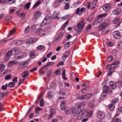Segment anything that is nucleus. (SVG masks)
Masks as SVG:
<instances>
[{
  "instance_id": "obj_52",
  "label": "nucleus",
  "mask_w": 122,
  "mask_h": 122,
  "mask_svg": "<svg viewBox=\"0 0 122 122\" xmlns=\"http://www.w3.org/2000/svg\"><path fill=\"white\" fill-rule=\"evenodd\" d=\"M114 121L115 122H121V120L119 118H115L114 119Z\"/></svg>"
},
{
  "instance_id": "obj_38",
  "label": "nucleus",
  "mask_w": 122,
  "mask_h": 122,
  "mask_svg": "<svg viewBox=\"0 0 122 122\" xmlns=\"http://www.w3.org/2000/svg\"><path fill=\"white\" fill-rule=\"evenodd\" d=\"M64 33L63 32H61L59 34L58 36L57 37V39H59L61 38L63 36Z\"/></svg>"
},
{
  "instance_id": "obj_18",
  "label": "nucleus",
  "mask_w": 122,
  "mask_h": 122,
  "mask_svg": "<svg viewBox=\"0 0 122 122\" xmlns=\"http://www.w3.org/2000/svg\"><path fill=\"white\" fill-rule=\"evenodd\" d=\"M11 52L10 51H8L6 56L5 57L4 60L5 61H7L9 60L11 55Z\"/></svg>"
},
{
  "instance_id": "obj_26",
  "label": "nucleus",
  "mask_w": 122,
  "mask_h": 122,
  "mask_svg": "<svg viewBox=\"0 0 122 122\" xmlns=\"http://www.w3.org/2000/svg\"><path fill=\"white\" fill-rule=\"evenodd\" d=\"M30 26L29 25L25 28L24 31V32L26 33H28L30 31Z\"/></svg>"
},
{
  "instance_id": "obj_17",
  "label": "nucleus",
  "mask_w": 122,
  "mask_h": 122,
  "mask_svg": "<svg viewBox=\"0 0 122 122\" xmlns=\"http://www.w3.org/2000/svg\"><path fill=\"white\" fill-rule=\"evenodd\" d=\"M110 86L112 89H114L116 87V83L113 81H111L110 83Z\"/></svg>"
},
{
  "instance_id": "obj_53",
  "label": "nucleus",
  "mask_w": 122,
  "mask_h": 122,
  "mask_svg": "<svg viewBox=\"0 0 122 122\" xmlns=\"http://www.w3.org/2000/svg\"><path fill=\"white\" fill-rule=\"evenodd\" d=\"M117 47L119 49H122V42L120 43L118 45Z\"/></svg>"
},
{
  "instance_id": "obj_50",
  "label": "nucleus",
  "mask_w": 122,
  "mask_h": 122,
  "mask_svg": "<svg viewBox=\"0 0 122 122\" xmlns=\"http://www.w3.org/2000/svg\"><path fill=\"white\" fill-rule=\"evenodd\" d=\"M15 0H7L8 2L10 4H12L14 3Z\"/></svg>"
},
{
  "instance_id": "obj_11",
  "label": "nucleus",
  "mask_w": 122,
  "mask_h": 122,
  "mask_svg": "<svg viewBox=\"0 0 122 122\" xmlns=\"http://www.w3.org/2000/svg\"><path fill=\"white\" fill-rule=\"evenodd\" d=\"M60 16L59 13L57 12H54L53 14L52 18L53 19H56L59 20Z\"/></svg>"
},
{
  "instance_id": "obj_6",
  "label": "nucleus",
  "mask_w": 122,
  "mask_h": 122,
  "mask_svg": "<svg viewBox=\"0 0 122 122\" xmlns=\"http://www.w3.org/2000/svg\"><path fill=\"white\" fill-rule=\"evenodd\" d=\"M41 13L40 12L38 11H36L33 16V19L34 20L37 19L41 16Z\"/></svg>"
},
{
  "instance_id": "obj_5",
  "label": "nucleus",
  "mask_w": 122,
  "mask_h": 122,
  "mask_svg": "<svg viewBox=\"0 0 122 122\" xmlns=\"http://www.w3.org/2000/svg\"><path fill=\"white\" fill-rule=\"evenodd\" d=\"M61 109L62 110H65V112H66V113L67 114H72L71 113V109H70V110H69L70 109L67 108V109H65V105H63L61 104Z\"/></svg>"
},
{
  "instance_id": "obj_2",
  "label": "nucleus",
  "mask_w": 122,
  "mask_h": 122,
  "mask_svg": "<svg viewBox=\"0 0 122 122\" xmlns=\"http://www.w3.org/2000/svg\"><path fill=\"white\" fill-rule=\"evenodd\" d=\"M9 51L11 52V54L16 55L14 57V58L15 59H21L24 56L23 54L21 53L20 51L18 48H13Z\"/></svg>"
},
{
  "instance_id": "obj_49",
  "label": "nucleus",
  "mask_w": 122,
  "mask_h": 122,
  "mask_svg": "<svg viewBox=\"0 0 122 122\" xmlns=\"http://www.w3.org/2000/svg\"><path fill=\"white\" fill-rule=\"evenodd\" d=\"M11 77V75H8L5 76V80H8L10 79Z\"/></svg>"
},
{
  "instance_id": "obj_37",
  "label": "nucleus",
  "mask_w": 122,
  "mask_h": 122,
  "mask_svg": "<svg viewBox=\"0 0 122 122\" xmlns=\"http://www.w3.org/2000/svg\"><path fill=\"white\" fill-rule=\"evenodd\" d=\"M96 19L99 23H101L103 19L102 18H101V17H100L99 15L97 18Z\"/></svg>"
},
{
  "instance_id": "obj_57",
  "label": "nucleus",
  "mask_w": 122,
  "mask_h": 122,
  "mask_svg": "<svg viewBox=\"0 0 122 122\" xmlns=\"http://www.w3.org/2000/svg\"><path fill=\"white\" fill-rule=\"evenodd\" d=\"M44 105V101L43 99H41L40 102V105L41 107H42Z\"/></svg>"
},
{
  "instance_id": "obj_44",
  "label": "nucleus",
  "mask_w": 122,
  "mask_h": 122,
  "mask_svg": "<svg viewBox=\"0 0 122 122\" xmlns=\"http://www.w3.org/2000/svg\"><path fill=\"white\" fill-rule=\"evenodd\" d=\"M118 101V99L117 98H115L113 99L112 100V102L113 103L116 104Z\"/></svg>"
},
{
  "instance_id": "obj_46",
  "label": "nucleus",
  "mask_w": 122,
  "mask_h": 122,
  "mask_svg": "<svg viewBox=\"0 0 122 122\" xmlns=\"http://www.w3.org/2000/svg\"><path fill=\"white\" fill-rule=\"evenodd\" d=\"M105 116V115H97V117L99 119H103Z\"/></svg>"
},
{
  "instance_id": "obj_27",
  "label": "nucleus",
  "mask_w": 122,
  "mask_h": 122,
  "mask_svg": "<svg viewBox=\"0 0 122 122\" xmlns=\"http://www.w3.org/2000/svg\"><path fill=\"white\" fill-rule=\"evenodd\" d=\"M108 107L109 109L111 110H113L115 108L114 105L112 104H111L109 105L108 106Z\"/></svg>"
},
{
  "instance_id": "obj_24",
  "label": "nucleus",
  "mask_w": 122,
  "mask_h": 122,
  "mask_svg": "<svg viewBox=\"0 0 122 122\" xmlns=\"http://www.w3.org/2000/svg\"><path fill=\"white\" fill-rule=\"evenodd\" d=\"M63 2V0H57L55 2V5L56 6H58Z\"/></svg>"
},
{
  "instance_id": "obj_30",
  "label": "nucleus",
  "mask_w": 122,
  "mask_h": 122,
  "mask_svg": "<svg viewBox=\"0 0 122 122\" xmlns=\"http://www.w3.org/2000/svg\"><path fill=\"white\" fill-rule=\"evenodd\" d=\"M68 17V16L67 15L62 17H60L59 20H64L67 19Z\"/></svg>"
},
{
  "instance_id": "obj_4",
  "label": "nucleus",
  "mask_w": 122,
  "mask_h": 122,
  "mask_svg": "<svg viewBox=\"0 0 122 122\" xmlns=\"http://www.w3.org/2000/svg\"><path fill=\"white\" fill-rule=\"evenodd\" d=\"M93 94L92 93L87 94L85 95L81 96V97L82 99H85L88 100L93 96Z\"/></svg>"
},
{
  "instance_id": "obj_45",
  "label": "nucleus",
  "mask_w": 122,
  "mask_h": 122,
  "mask_svg": "<svg viewBox=\"0 0 122 122\" xmlns=\"http://www.w3.org/2000/svg\"><path fill=\"white\" fill-rule=\"evenodd\" d=\"M56 110L54 109H52L50 111L51 114H54L56 113Z\"/></svg>"
},
{
  "instance_id": "obj_15",
  "label": "nucleus",
  "mask_w": 122,
  "mask_h": 122,
  "mask_svg": "<svg viewBox=\"0 0 122 122\" xmlns=\"http://www.w3.org/2000/svg\"><path fill=\"white\" fill-rule=\"evenodd\" d=\"M37 41V39L36 38H32L27 39V41L28 43L32 44L36 42Z\"/></svg>"
},
{
  "instance_id": "obj_60",
  "label": "nucleus",
  "mask_w": 122,
  "mask_h": 122,
  "mask_svg": "<svg viewBox=\"0 0 122 122\" xmlns=\"http://www.w3.org/2000/svg\"><path fill=\"white\" fill-rule=\"evenodd\" d=\"M113 60V57L111 56H109L108 59V61H111Z\"/></svg>"
},
{
  "instance_id": "obj_34",
  "label": "nucleus",
  "mask_w": 122,
  "mask_h": 122,
  "mask_svg": "<svg viewBox=\"0 0 122 122\" xmlns=\"http://www.w3.org/2000/svg\"><path fill=\"white\" fill-rule=\"evenodd\" d=\"M40 2L41 1L40 0H39L34 5L33 8H35L38 6L39 5Z\"/></svg>"
},
{
  "instance_id": "obj_28",
  "label": "nucleus",
  "mask_w": 122,
  "mask_h": 122,
  "mask_svg": "<svg viewBox=\"0 0 122 122\" xmlns=\"http://www.w3.org/2000/svg\"><path fill=\"white\" fill-rule=\"evenodd\" d=\"M28 71H25L22 73V76L24 78H25L28 75Z\"/></svg>"
},
{
  "instance_id": "obj_12",
  "label": "nucleus",
  "mask_w": 122,
  "mask_h": 122,
  "mask_svg": "<svg viewBox=\"0 0 122 122\" xmlns=\"http://www.w3.org/2000/svg\"><path fill=\"white\" fill-rule=\"evenodd\" d=\"M55 63V62H48L46 65L42 68L43 69V70L44 71V70H45L46 71L48 69V68H46L47 66H51L53 65Z\"/></svg>"
},
{
  "instance_id": "obj_14",
  "label": "nucleus",
  "mask_w": 122,
  "mask_h": 122,
  "mask_svg": "<svg viewBox=\"0 0 122 122\" xmlns=\"http://www.w3.org/2000/svg\"><path fill=\"white\" fill-rule=\"evenodd\" d=\"M121 11V9L120 8H116L115 9L112 11L113 14L117 15L120 13Z\"/></svg>"
},
{
  "instance_id": "obj_64",
  "label": "nucleus",
  "mask_w": 122,
  "mask_h": 122,
  "mask_svg": "<svg viewBox=\"0 0 122 122\" xmlns=\"http://www.w3.org/2000/svg\"><path fill=\"white\" fill-rule=\"evenodd\" d=\"M103 28V27L102 26L101 24L99 25L97 28V30H101Z\"/></svg>"
},
{
  "instance_id": "obj_21",
  "label": "nucleus",
  "mask_w": 122,
  "mask_h": 122,
  "mask_svg": "<svg viewBox=\"0 0 122 122\" xmlns=\"http://www.w3.org/2000/svg\"><path fill=\"white\" fill-rule=\"evenodd\" d=\"M60 96L59 97V99H62L66 97L67 95L65 93H61Z\"/></svg>"
},
{
  "instance_id": "obj_7",
  "label": "nucleus",
  "mask_w": 122,
  "mask_h": 122,
  "mask_svg": "<svg viewBox=\"0 0 122 122\" xmlns=\"http://www.w3.org/2000/svg\"><path fill=\"white\" fill-rule=\"evenodd\" d=\"M85 10V8L84 7H81L80 9V8H78L76 10V14H78L79 15H80L81 13L84 12Z\"/></svg>"
},
{
  "instance_id": "obj_19",
  "label": "nucleus",
  "mask_w": 122,
  "mask_h": 122,
  "mask_svg": "<svg viewBox=\"0 0 122 122\" xmlns=\"http://www.w3.org/2000/svg\"><path fill=\"white\" fill-rule=\"evenodd\" d=\"M54 92H49L47 93V96L49 98H51L53 97L54 94Z\"/></svg>"
},
{
  "instance_id": "obj_36",
  "label": "nucleus",
  "mask_w": 122,
  "mask_h": 122,
  "mask_svg": "<svg viewBox=\"0 0 122 122\" xmlns=\"http://www.w3.org/2000/svg\"><path fill=\"white\" fill-rule=\"evenodd\" d=\"M88 88L87 87L83 88L81 90V92L82 93H86L88 91Z\"/></svg>"
},
{
  "instance_id": "obj_62",
  "label": "nucleus",
  "mask_w": 122,
  "mask_h": 122,
  "mask_svg": "<svg viewBox=\"0 0 122 122\" xmlns=\"http://www.w3.org/2000/svg\"><path fill=\"white\" fill-rule=\"evenodd\" d=\"M69 6V5L68 3H67L66 4L64 8L65 9H68Z\"/></svg>"
},
{
  "instance_id": "obj_23",
  "label": "nucleus",
  "mask_w": 122,
  "mask_h": 122,
  "mask_svg": "<svg viewBox=\"0 0 122 122\" xmlns=\"http://www.w3.org/2000/svg\"><path fill=\"white\" fill-rule=\"evenodd\" d=\"M18 63V62L17 61L12 60L9 61V65L11 66V65L14 64H17Z\"/></svg>"
},
{
  "instance_id": "obj_22",
  "label": "nucleus",
  "mask_w": 122,
  "mask_h": 122,
  "mask_svg": "<svg viewBox=\"0 0 122 122\" xmlns=\"http://www.w3.org/2000/svg\"><path fill=\"white\" fill-rule=\"evenodd\" d=\"M23 41H21L19 40H16L13 41L14 43L17 45H20L23 42Z\"/></svg>"
},
{
  "instance_id": "obj_8",
  "label": "nucleus",
  "mask_w": 122,
  "mask_h": 122,
  "mask_svg": "<svg viewBox=\"0 0 122 122\" xmlns=\"http://www.w3.org/2000/svg\"><path fill=\"white\" fill-rule=\"evenodd\" d=\"M114 37L116 39H119L121 38V36L119 32L118 31H115L113 33Z\"/></svg>"
},
{
  "instance_id": "obj_41",
  "label": "nucleus",
  "mask_w": 122,
  "mask_h": 122,
  "mask_svg": "<svg viewBox=\"0 0 122 122\" xmlns=\"http://www.w3.org/2000/svg\"><path fill=\"white\" fill-rule=\"evenodd\" d=\"M115 67V66H112V65H108L106 66V68L107 69H110L111 68H113Z\"/></svg>"
},
{
  "instance_id": "obj_63",
  "label": "nucleus",
  "mask_w": 122,
  "mask_h": 122,
  "mask_svg": "<svg viewBox=\"0 0 122 122\" xmlns=\"http://www.w3.org/2000/svg\"><path fill=\"white\" fill-rule=\"evenodd\" d=\"M61 71L59 69H58L55 71V73L56 74H58L60 73Z\"/></svg>"
},
{
  "instance_id": "obj_40",
  "label": "nucleus",
  "mask_w": 122,
  "mask_h": 122,
  "mask_svg": "<svg viewBox=\"0 0 122 122\" xmlns=\"http://www.w3.org/2000/svg\"><path fill=\"white\" fill-rule=\"evenodd\" d=\"M101 24L103 28H104L108 25V24L105 22L102 23Z\"/></svg>"
},
{
  "instance_id": "obj_3",
  "label": "nucleus",
  "mask_w": 122,
  "mask_h": 122,
  "mask_svg": "<svg viewBox=\"0 0 122 122\" xmlns=\"http://www.w3.org/2000/svg\"><path fill=\"white\" fill-rule=\"evenodd\" d=\"M51 21V18L48 17V18H45L41 24V25L43 26L46 25L47 24L49 23Z\"/></svg>"
},
{
  "instance_id": "obj_1",
  "label": "nucleus",
  "mask_w": 122,
  "mask_h": 122,
  "mask_svg": "<svg viewBox=\"0 0 122 122\" xmlns=\"http://www.w3.org/2000/svg\"><path fill=\"white\" fill-rule=\"evenodd\" d=\"M86 104V102H83L79 104L78 105L75 104V106L77 108V110L76 109V108L74 107H71V112L73 114H93L92 112L90 111H88L86 109H84L83 111H81V105H84Z\"/></svg>"
},
{
  "instance_id": "obj_43",
  "label": "nucleus",
  "mask_w": 122,
  "mask_h": 122,
  "mask_svg": "<svg viewBox=\"0 0 122 122\" xmlns=\"http://www.w3.org/2000/svg\"><path fill=\"white\" fill-rule=\"evenodd\" d=\"M31 3L29 2L26 4L25 6V8L26 9H29V8Z\"/></svg>"
},
{
  "instance_id": "obj_16",
  "label": "nucleus",
  "mask_w": 122,
  "mask_h": 122,
  "mask_svg": "<svg viewBox=\"0 0 122 122\" xmlns=\"http://www.w3.org/2000/svg\"><path fill=\"white\" fill-rule=\"evenodd\" d=\"M84 23V22L83 20L79 22L77 25V28H79V29H81L83 27Z\"/></svg>"
},
{
  "instance_id": "obj_29",
  "label": "nucleus",
  "mask_w": 122,
  "mask_h": 122,
  "mask_svg": "<svg viewBox=\"0 0 122 122\" xmlns=\"http://www.w3.org/2000/svg\"><path fill=\"white\" fill-rule=\"evenodd\" d=\"M70 51L69 50H68L67 51L65 52L63 55L67 58L69 55Z\"/></svg>"
},
{
  "instance_id": "obj_47",
  "label": "nucleus",
  "mask_w": 122,
  "mask_h": 122,
  "mask_svg": "<svg viewBox=\"0 0 122 122\" xmlns=\"http://www.w3.org/2000/svg\"><path fill=\"white\" fill-rule=\"evenodd\" d=\"M37 48V50H41L43 49L44 47L42 45H40L38 46Z\"/></svg>"
},
{
  "instance_id": "obj_10",
  "label": "nucleus",
  "mask_w": 122,
  "mask_h": 122,
  "mask_svg": "<svg viewBox=\"0 0 122 122\" xmlns=\"http://www.w3.org/2000/svg\"><path fill=\"white\" fill-rule=\"evenodd\" d=\"M36 33L39 34L41 36H44L46 34L43 29H42L40 28L38 29V31Z\"/></svg>"
},
{
  "instance_id": "obj_59",
  "label": "nucleus",
  "mask_w": 122,
  "mask_h": 122,
  "mask_svg": "<svg viewBox=\"0 0 122 122\" xmlns=\"http://www.w3.org/2000/svg\"><path fill=\"white\" fill-rule=\"evenodd\" d=\"M107 13H105L99 15V16L101 17V18H102V17H105L107 15Z\"/></svg>"
},
{
  "instance_id": "obj_32",
  "label": "nucleus",
  "mask_w": 122,
  "mask_h": 122,
  "mask_svg": "<svg viewBox=\"0 0 122 122\" xmlns=\"http://www.w3.org/2000/svg\"><path fill=\"white\" fill-rule=\"evenodd\" d=\"M122 82L121 81H119L116 83V87H120L122 85Z\"/></svg>"
},
{
  "instance_id": "obj_42",
  "label": "nucleus",
  "mask_w": 122,
  "mask_h": 122,
  "mask_svg": "<svg viewBox=\"0 0 122 122\" xmlns=\"http://www.w3.org/2000/svg\"><path fill=\"white\" fill-rule=\"evenodd\" d=\"M15 84L12 82H10L9 83L8 86L9 87H13L15 86Z\"/></svg>"
},
{
  "instance_id": "obj_39",
  "label": "nucleus",
  "mask_w": 122,
  "mask_h": 122,
  "mask_svg": "<svg viewBox=\"0 0 122 122\" xmlns=\"http://www.w3.org/2000/svg\"><path fill=\"white\" fill-rule=\"evenodd\" d=\"M71 42H68L66 43L64 46V48L65 49H67L68 47L70 45V43Z\"/></svg>"
},
{
  "instance_id": "obj_61",
  "label": "nucleus",
  "mask_w": 122,
  "mask_h": 122,
  "mask_svg": "<svg viewBox=\"0 0 122 122\" xmlns=\"http://www.w3.org/2000/svg\"><path fill=\"white\" fill-rule=\"evenodd\" d=\"M56 85L55 83H51L50 84V86L51 87L54 88L55 87Z\"/></svg>"
},
{
  "instance_id": "obj_25",
  "label": "nucleus",
  "mask_w": 122,
  "mask_h": 122,
  "mask_svg": "<svg viewBox=\"0 0 122 122\" xmlns=\"http://www.w3.org/2000/svg\"><path fill=\"white\" fill-rule=\"evenodd\" d=\"M30 57L32 59H34L35 58V51H31L30 53Z\"/></svg>"
},
{
  "instance_id": "obj_31",
  "label": "nucleus",
  "mask_w": 122,
  "mask_h": 122,
  "mask_svg": "<svg viewBox=\"0 0 122 122\" xmlns=\"http://www.w3.org/2000/svg\"><path fill=\"white\" fill-rule=\"evenodd\" d=\"M108 86H104L103 88L104 92L105 93H107L108 91Z\"/></svg>"
},
{
  "instance_id": "obj_58",
  "label": "nucleus",
  "mask_w": 122,
  "mask_h": 122,
  "mask_svg": "<svg viewBox=\"0 0 122 122\" xmlns=\"http://www.w3.org/2000/svg\"><path fill=\"white\" fill-rule=\"evenodd\" d=\"M119 20V19L118 18H116L114 19L113 20V23L115 24L117 23Z\"/></svg>"
},
{
  "instance_id": "obj_35",
  "label": "nucleus",
  "mask_w": 122,
  "mask_h": 122,
  "mask_svg": "<svg viewBox=\"0 0 122 122\" xmlns=\"http://www.w3.org/2000/svg\"><path fill=\"white\" fill-rule=\"evenodd\" d=\"M77 28V27L75 26L74 28V30L77 33L80 32L81 31L80 30H81V29H79V28Z\"/></svg>"
},
{
  "instance_id": "obj_13",
  "label": "nucleus",
  "mask_w": 122,
  "mask_h": 122,
  "mask_svg": "<svg viewBox=\"0 0 122 122\" xmlns=\"http://www.w3.org/2000/svg\"><path fill=\"white\" fill-rule=\"evenodd\" d=\"M39 27L38 25L33 24L32 25L31 28L34 32L36 33L38 31V29L39 28Z\"/></svg>"
},
{
  "instance_id": "obj_9",
  "label": "nucleus",
  "mask_w": 122,
  "mask_h": 122,
  "mask_svg": "<svg viewBox=\"0 0 122 122\" xmlns=\"http://www.w3.org/2000/svg\"><path fill=\"white\" fill-rule=\"evenodd\" d=\"M102 7L104 11L107 12L111 9V5L110 4H107L103 6Z\"/></svg>"
},
{
  "instance_id": "obj_54",
  "label": "nucleus",
  "mask_w": 122,
  "mask_h": 122,
  "mask_svg": "<svg viewBox=\"0 0 122 122\" xmlns=\"http://www.w3.org/2000/svg\"><path fill=\"white\" fill-rule=\"evenodd\" d=\"M25 67V66L22 64L21 63L19 67V68L20 69H21L24 68Z\"/></svg>"
},
{
  "instance_id": "obj_33",
  "label": "nucleus",
  "mask_w": 122,
  "mask_h": 122,
  "mask_svg": "<svg viewBox=\"0 0 122 122\" xmlns=\"http://www.w3.org/2000/svg\"><path fill=\"white\" fill-rule=\"evenodd\" d=\"M16 30V29L15 28H14L12 30L10 31L9 34L8 36L9 37L12 34H13L14 32H15Z\"/></svg>"
},
{
  "instance_id": "obj_55",
  "label": "nucleus",
  "mask_w": 122,
  "mask_h": 122,
  "mask_svg": "<svg viewBox=\"0 0 122 122\" xmlns=\"http://www.w3.org/2000/svg\"><path fill=\"white\" fill-rule=\"evenodd\" d=\"M13 83H16L17 81V77H15L13 78L12 80Z\"/></svg>"
},
{
  "instance_id": "obj_56",
  "label": "nucleus",
  "mask_w": 122,
  "mask_h": 122,
  "mask_svg": "<svg viewBox=\"0 0 122 122\" xmlns=\"http://www.w3.org/2000/svg\"><path fill=\"white\" fill-rule=\"evenodd\" d=\"M94 103L93 102H90L88 104V106L91 107H92L93 106Z\"/></svg>"
},
{
  "instance_id": "obj_48",
  "label": "nucleus",
  "mask_w": 122,
  "mask_h": 122,
  "mask_svg": "<svg viewBox=\"0 0 122 122\" xmlns=\"http://www.w3.org/2000/svg\"><path fill=\"white\" fill-rule=\"evenodd\" d=\"M64 64V62L63 61H61L59 62L57 65V66L58 67L60 65H63Z\"/></svg>"
},
{
  "instance_id": "obj_20",
  "label": "nucleus",
  "mask_w": 122,
  "mask_h": 122,
  "mask_svg": "<svg viewBox=\"0 0 122 122\" xmlns=\"http://www.w3.org/2000/svg\"><path fill=\"white\" fill-rule=\"evenodd\" d=\"M6 66L3 64H0V72L3 71L5 68Z\"/></svg>"
},
{
  "instance_id": "obj_51",
  "label": "nucleus",
  "mask_w": 122,
  "mask_h": 122,
  "mask_svg": "<svg viewBox=\"0 0 122 122\" xmlns=\"http://www.w3.org/2000/svg\"><path fill=\"white\" fill-rule=\"evenodd\" d=\"M108 30L107 29H106V28L103 29L102 31V34H106Z\"/></svg>"
}]
</instances>
